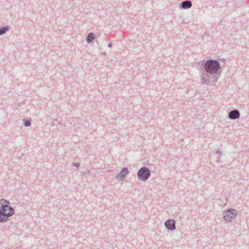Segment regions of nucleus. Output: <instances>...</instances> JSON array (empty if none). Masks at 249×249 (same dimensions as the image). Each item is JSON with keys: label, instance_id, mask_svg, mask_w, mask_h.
Wrapping results in <instances>:
<instances>
[{"label": "nucleus", "instance_id": "1", "mask_svg": "<svg viewBox=\"0 0 249 249\" xmlns=\"http://www.w3.org/2000/svg\"><path fill=\"white\" fill-rule=\"evenodd\" d=\"M203 67L206 72L211 75L217 73L221 69L219 61L217 60L211 59L207 60L204 63Z\"/></svg>", "mask_w": 249, "mask_h": 249}, {"label": "nucleus", "instance_id": "2", "mask_svg": "<svg viewBox=\"0 0 249 249\" xmlns=\"http://www.w3.org/2000/svg\"><path fill=\"white\" fill-rule=\"evenodd\" d=\"M1 207H0V223L5 222L9 220V218L15 213V210L13 207L11 210L9 208H5L4 212H1Z\"/></svg>", "mask_w": 249, "mask_h": 249}, {"label": "nucleus", "instance_id": "3", "mask_svg": "<svg viewBox=\"0 0 249 249\" xmlns=\"http://www.w3.org/2000/svg\"><path fill=\"white\" fill-rule=\"evenodd\" d=\"M150 170L145 166L141 167L137 172L138 178L143 181L147 180L150 177Z\"/></svg>", "mask_w": 249, "mask_h": 249}, {"label": "nucleus", "instance_id": "4", "mask_svg": "<svg viewBox=\"0 0 249 249\" xmlns=\"http://www.w3.org/2000/svg\"><path fill=\"white\" fill-rule=\"evenodd\" d=\"M223 214V218L224 220L230 222L232 219L235 218L237 214V212L234 209H230L227 211L224 212Z\"/></svg>", "mask_w": 249, "mask_h": 249}, {"label": "nucleus", "instance_id": "5", "mask_svg": "<svg viewBox=\"0 0 249 249\" xmlns=\"http://www.w3.org/2000/svg\"><path fill=\"white\" fill-rule=\"evenodd\" d=\"M128 172V168L127 167H124L122 169L121 172L117 174L116 178L118 180L123 181L125 179V177Z\"/></svg>", "mask_w": 249, "mask_h": 249}, {"label": "nucleus", "instance_id": "6", "mask_svg": "<svg viewBox=\"0 0 249 249\" xmlns=\"http://www.w3.org/2000/svg\"><path fill=\"white\" fill-rule=\"evenodd\" d=\"M166 228L170 231H173L176 229V222L173 219H169L164 223Z\"/></svg>", "mask_w": 249, "mask_h": 249}, {"label": "nucleus", "instance_id": "7", "mask_svg": "<svg viewBox=\"0 0 249 249\" xmlns=\"http://www.w3.org/2000/svg\"><path fill=\"white\" fill-rule=\"evenodd\" d=\"M208 73H203L201 75V81L203 84H206L207 85L209 84L211 82V79L213 78V81L215 80L214 79V77L212 76H210Z\"/></svg>", "mask_w": 249, "mask_h": 249}, {"label": "nucleus", "instance_id": "8", "mask_svg": "<svg viewBox=\"0 0 249 249\" xmlns=\"http://www.w3.org/2000/svg\"><path fill=\"white\" fill-rule=\"evenodd\" d=\"M240 116V112L237 109H233L229 112L228 117L231 120H235L239 118Z\"/></svg>", "mask_w": 249, "mask_h": 249}, {"label": "nucleus", "instance_id": "9", "mask_svg": "<svg viewBox=\"0 0 249 249\" xmlns=\"http://www.w3.org/2000/svg\"><path fill=\"white\" fill-rule=\"evenodd\" d=\"M10 202L5 199H1L0 200V207H1V212H4L5 208H9L11 210V206L9 205Z\"/></svg>", "mask_w": 249, "mask_h": 249}, {"label": "nucleus", "instance_id": "10", "mask_svg": "<svg viewBox=\"0 0 249 249\" xmlns=\"http://www.w3.org/2000/svg\"><path fill=\"white\" fill-rule=\"evenodd\" d=\"M192 6V4L190 0H184L182 1L180 5V7L183 9H188L190 8Z\"/></svg>", "mask_w": 249, "mask_h": 249}, {"label": "nucleus", "instance_id": "11", "mask_svg": "<svg viewBox=\"0 0 249 249\" xmlns=\"http://www.w3.org/2000/svg\"><path fill=\"white\" fill-rule=\"evenodd\" d=\"M95 37V36L94 33H89L87 37H86V41L88 43H90L93 41V40L94 39Z\"/></svg>", "mask_w": 249, "mask_h": 249}, {"label": "nucleus", "instance_id": "12", "mask_svg": "<svg viewBox=\"0 0 249 249\" xmlns=\"http://www.w3.org/2000/svg\"><path fill=\"white\" fill-rule=\"evenodd\" d=\"M10 29L8 25H5L2 27H0V36L5 34Z\"/></svg>", "mask_w": 249, "mask_h": 249}, {"label": "nucleus", "instance_id": "13", "mask_svg": "<svg viewBox=\"0 0 249 249\" xmlns=\"http://www.w3.org/2000/svg\"><path fill=\"white\" fill-rule=\"evenodd\" d=\"M23 124L25 126L28 127L31 125V122L30 120H24Z\"/></svg>", "mask_w": 249, "mask_h": 249}, {"label": "nucleus", "instance_id": "14", "mask_svg": "<svg viewBox=\"0 0 249 249\" xmlns=\"http://www.w3.org/2000/svg\"><path fill=\"white\" fill-rule=\"evenodd\" d=\"M73 165L74 166H75L76 167L78 168L79 167H80V164L79 162H76V163H73Z\"/></svg>", "mask_w": 249, "mask_h": 249}, {"label": "nucleus", "instance_id": "15", "mask_svg": "<svg viewBox=\"0 0 249 249\" xmlns=\"http://www.w3.org/2000/svg\"><path fill=\"white\" fill-rule=\"evenodd\" d=\"M216 153L217 154H219V155H221V153H222L221 151H219V150H217V151H216Z\"/></svg>", "mask_w": 249, "mask_h": 249}, {"label": "nucleus", "instance_id": "16", "mask_svg": "<svg viewBox=\"0 0 249 249\" xmlns=\"http://www.w3.org/2000/svg\"><path fill=\"white\" fill-rule=\"evenodd\" d=\"M107 46H108V47H110H110H112V43L110 42V43L108 44V45H107Z\"/></svg>", "mask_w": 249, "mask_h": 249}]
</instances>
